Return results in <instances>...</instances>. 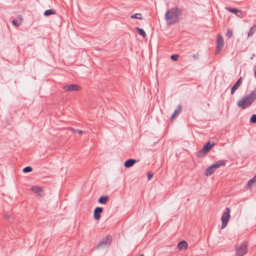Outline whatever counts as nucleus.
<instances>
[{
    "mask_svg": "<svg viewBox=\"0 0 256 256\" xmlns=\"http://www.w3.org/2000/svg\"><path fill=\"white\" fill-rule=\"evenodd\" d=\"M182 12V10L178 7H174L168 10L165 14L167 24L170 26L178 22Z\"/></svg>",
    "mask_w": 256,
    "mask_h": 256,
    "instance_id": "f257e3e1",
    "label": "nucleus"
},
{
    "mask_svg": "<svg viewBox=\"0 0 256 256\" xmlns=\"http://www.w3.org/2000/svg\"><path fill=\"white\" fill-rule=\"evenodd\" d=\"M256 99V90H253L249 95L243 98L241 100V108H246L250 106Z\"/></svg>",
    "mask_w": 256,
    "mask_h": 256,
    "instance_id": "f03ea898",
    "label": "nucleus"
},
{
    "mask_svg": "<svg viewBox=\"0 0 256 256\" xmlns=\"http://www.w3.org/2000/svg\"><path fill=\"white\" fill-rule=\"evenodd\" d=\"M112 238L111 236L108 235L103 237L96 246V248H104L110 246L112 242Z\"/></svg>",
    "mask_w": 256,
    "mask_h": 256,
    "instance_id": "7ed1b4c3",
    "label": "nucleus"
},
{
    "mask_svg": "<svg viewBox=\"0 0 256 256\" xmlns=\"http://www.w3.org/2000/svg\"><path fill=\"white\" fill-rule=\"evenodd\" d=\"M214 144V143L211 144L210 142H207L203 148L198 152L197 156L198 158H202L212 148Z\"/></svg>",
    "mask_w": 256,
    "mask_h": 256,
    "instance_id": "20e7f679",
    "label": "nucleus"
},
{
    "mask_svg": "<svg viewBox=\"0 0 256 256\" xmlns=\"http://www.w3.org/2000/svg\"><path fill=\"white\" fill-rule=\"evenodd\" d=\"M230 208L228 207L226 208V212L222 214V216L221 220L222 221V224L221 228L222 229L224 228L227 226L228 222L230 218Z\"/></svg>",
    "mask_w": 256,
    "mask_h": 256,
    "instance_id": "39448f33",
    "label": "nucleus"
},
{
    "mask_svg": "<svg viewBox=\"0 0 256 256\" xmlns=\"http://www.w3.org/2000/svg\"><path fill=\"white\" fill-rule=\"evenodd\" d=\"M62 89L66 92L79 91L81 90V87L76 84H70L64 86Z\"/></svg>",
    "mask_w": 256,
    "mask_h": 256,
    "instance_id": "423d86ee",
    "label": "nucleus"
},
{
    "mask_svg": "<svg viewBox=\"0 0 256 256\" xmlns=\"http://www.w3.org/2000/svg\"><path fill=\"white\" fill-rule=\"evenodd\" d=\"M224 46V42L222 36L218 35L216 40V54L222 50Z\"/></svg>",
    "mask_w": 256,
    "mask_h": 256,
    "instance_id": "0eeeda50",
    "label": "nucleus"
},
{
    "mask_svg": "<svg viewBox=\"0 0 256 256\" xmlns=\"http://www.w3.org/2000/svg\"><path fill=\"white\" fill-rule=\"evenodd\" d=\"M30 190L40 196H43L44 195V190L42 187L34 186L32 187Z\"/></svg>",
    "mask_w": 256,
    "mask_h": 256,
    "instance_id": "6e6552de",
    "label": "nucleus"
},
{
    "mask_svg": "<svg viewBox=\"0 0 256 256\" xmlns=\"http://www.w3.org/2000/svg\"><path fill=\"white\" fill-rule=\"evenodd\" d=\"M182 107L181 104H179L178 108L175 110L174 113L172 114L170 118V121L172 122L173 120L182 111Z\"/></svg>",
    "mask_w": 256,
    "mask_h": 256,
    "instance_id": "1a4fd4ad",
    "label": "nucleus"
},
{
    "mask_svg": "<svg viewBox=\"0 0 256 256\" xmlns=\"http://www.w3.org/2000/svg\"><path fill=\"white\" fill-rule=\"evenodd\" d=\"M102 212V208L100 207H96L94 210V218L96 220H99L100 214Z\"/></svg>",
    "mask_w": 256,
    "mask_h": 256,
    "instance_id": "9d476101",
    "label": "nucleus"
},
{
    "mask_svg": "<svg viewBox=\"0 0 256 256\" xmlns=\"http://www.w3.org/2000/svg\"><path fill=\"white\" fill-rule=\"evenodd\" d=\"M136 160L134 159H129L126 160L124 164V166L126 168H129L132 166L136 162Z\"/></svg>",
    "mask_w": 256,
    "mask_h": 256,
    "instance_id": "9b49d317",
    "label": "nucleus"
},
{
    "mask_svg": "<svg viewBox=\"0 0 256 256\" xmlns=\"http://www.w3.org/2000/svg\"><path fill=\"white\" fill-rule=\"evenodd\" d=\"M248 244L246 242H244L241 244V256L244 255L248 252Z\"/></svg>",
    "mask_w": 256,
    "mask_h": 256,
    "instance_id": "f8f14e48",
    "label": "nucleus"
},
{
    "mask_svg": "<svg viewBox=\"0 0 256 256\" xmlns=\"http://www.w3.org/2000/svg\"><path fill=\"white\" fill-rule=\"evenodd\" d=\"M178 248L180 250H186L188 248V244L187 242L185 240H182L180 242L178 245Z\"/></svg>",
    "mask_w": 256,
    "mask_h": 256,
    "instance_id": "ddd939ff",
    "label": "nucleus"
},
{
    "mask_svg": "<svg viewBox=\"0 0 256 256\" xmlns=\"http://www.w3.org/2000/svg\"><path fill=\"white\" fill-rule=\"evenodd\" d=\"M256 186V182L254 180V178H252L248 182L246 186L248 189H250V190H252V188H254Z\"/></svg>",
    "mask_w": 256,
    "mask_h": 256,
    "instance_id": "4468645a",
    "label": "nucleus"
},
{
    "mask_svg": "<svg viewBox=\"0 0 256 256\" xmlns=\"http://www.w3.org/2000/svg\"><path fill=\"white\" fill-rule=\"evenodd\" d=\"M214 171V168H213V167L211 165L206 170L204 174L206 176H209L211 175Z\"/></svg>",
    "mask_w": 256,
    "mask_h": 256,
    "instance_id": "2eb2a0df",
    "label": "nucleus"
},
{
    "mask_svg": "<svg viewBox=\"0 0 256 256\" xmlns=\"http://www.w3.org/2000/svg\"><path fill=\"white\" fill-rule=\"evenodd\" d=\"M240 86V78H239L237 80L236 82L235 83V84L232 88L231 94H234V92H235V90H237Z\"/></svg>",
    "mask_w": 256,
    "mask_h": 256,
    "instance_id": "dca6fc26",
    "label": "nucleus"
},
{
    "mask_svg": "<svg viewBox=\"0 0 256 256\" xmlns=\"http://www.w3.org/2000/svg\"><path fill=\"white\" fill-rule=\"evenodd\" d=\"M225 164L224 160H220L215 164H212L213 168L216 170V168H219L220 166H223Z\"/></svg>",
    "mask_w": 256,
    "mask_h": 256,
    "instance_id": "f3484780",
    "label": "nucleus"
},
{
    "mask_svg": "<svg viewBox=\"0 0 256 256\" xmlns=\"http://www.w3.org/2000/svg\"><path fill=\"white\" fill-rule=\"evenodd\" d=\"M13 24L16 26H19L22 24V18L18 16L16 19H14L12 20Z\"/></svg>",
    "mask_w": 256,
    "mask_h": 256,
    "instance_id": "a211bd4d",
    "label": "nucleus"
},
{
    "mask_svg": "<svg viewBox=\"0 0 256 256\" xmlns=\"http://www.w3.org/2000/svg\"><path fill=\"white\" fill-rule=\"evenodd\" d=\"M108 196H102L98 200V202L102 204H105L108 200Z\"/></svg>",
    "mask_w": 256,
    "mask_h": 256,
    "instance_id": "6ab92c4d",
    "label": "nucleus"
},
{
    "mask_svg": "<svg viewBox=\"0 0 256 256\" xmlns=\"http://www.w3.org/2000/svg\"><path fill=\"white\" fill-rule=\"evenodd\" d=\"M136 30L138 32V34H140L142 36L143 38H146V34L144 30L142 28L136 27Z\"/></svg>",
    "mask_w": 256,
    "mask_h": 256,
    "instance_id": "aec40b11",
    "label": "nucleus"
},
{
    "mask_svg": "<svg viewBox=\"0 0 256 256\" xmlns=\"http://www.w3.org/2000/svg\"><path fill=\"white\" fill-rule=\"evenodd\" d=\"M56 11L53 9H50L46 10L44 12V15L45 16H49L51 14H56Z\"/></svg>",
    "mask_w": 256,
    "mask_h": 256,
    "instance_id": "412c9836",
    "label": "nucleus"
},
{
    "mask_svg": "<svg viewBox=\"0 0 256 256\" xmlns=\"http://www.w3.org/2000/svg\"><path fill=\"white\" fill-rule=\"evenodd\" d=\"M130 18H137L138 20H142V14L140 13L135 14H132L130 16Z\"/></svg>",
    "mask_w": 256,
    "mask_h": 256,
    "instance_id": "4be33fe9",
    "label": "nucleus"
},
{
    "mask_svg": "<svg viewBox=\"0 0 256 256\" xmlns=\"http://www.w3.org/2000/svg\"><path fill=\"white\" fill-rule=\"evenodd\" d=\"M227 10L231 12L236 14L237 12H240V10L237 8H227Z\"/></svg>",
    "mask_w": 256,
    "mask_h": 256,
    "instance_id": "5701e85b",
    "label": "nucleus"
},
{
    "mask_svg": "<svg viewBox=\"0 0 256 256\" xmlns=\"http://www.w3.org/2000/svg\"><path fill=\"white\" fill-rule=\"evenodd\" d=\"M226 36L228 38L232 36V28L228 29Z\"/></svg>",
    "mask_w": 256,
    "mask_h": 256,
    "instance_id": "b1692460",
    "label": "nucleus"
},
{
    "mask_svg": "<svg viewBox=\"0 0 256 256\" xmlns=\"http://www.w3.org/2000/svg\"><path fill=\"white\" fill-rule=\"evenodd\" d=\"M256 30V26H254L250 28V32H248V36H252Z\"/></svg>",
    "mask_w": 256,
    "mask_h": 256,
    "instance_id": "393cba45",
    "label": "nucleus"
},
{
    "mask_svg": "<svg viewBox=\"0 0 256 256\" xmlns=\"http://www.w3.org/2000/svg\"><path fill=\"white\" fill-rule=\"evenodd\" d=\"M235 253L236 256H240V246L238 244L236 246Z\"/></svg>",
    "mask_w": 256,
    "mask_h": 256,
    "instance_id": "a878e982",
    "label": "nucleus"
},
{
    "mask_svg": "<svg viewBox=\"0 0 256 256\" xmlns=\"http://www.w3.org/2000/svg\"><path fill=\"white\" fill-rule=\"evenodd\" d=\"M32 171V168L31 166H26V167L24 168L22 170V172L25 173L30 172Z\"/></svg>",
    "mask_w": 256,
    "mask_h": 256,
    "instance_id": "bb28decb",
    "label": "nucleus"
},
{
    "mask_svg": "<svg viewBox=\"0 0 256 256\" xmlns=\"http://www.w3.org/2000/svg\"><path fill=\"white\" fill-rule=\"evenodd\" d=\"M250 122L253 124L256 123V114L252 115L250 118Z\"/></svg>",
    "mask_w": 256,
    "mask_h": 256,
    "instance_id": "cd10ccee",
    "label": "nucleus"
},
{
    "mask_svg": "<svg viewBox=\"0 0 256 256\" xmlns=\"http://www.w3.org/2000/svg\"><path fill=\"white\" fill-rule=\"evenodd\" d=\"M178 54H173L171 56L170 58L172 60L176 61L178 60Z\"/></svg>",
    "mask_w": 256,
    "mask_h": 256,
    "instance_id": "c85d7f7f",
    "label": "nucleus"
},
{
    "mask_svg": "<svg viewBox=\"0 0 256 256\" xmlns=\"http://www.w3.org/2000/svg\"><path fill=\"white\" fill-rule=\"evenodd\" d=\"M70 130H74V131H76L78 132V133L80 134H82L83 132L81 130H74V128H70Z\"/></svg>",
    "mask_w": 256,
    "mask_h": 256,
    "instance_id": "c756f323",
    "label": "nucleus"
},
{
    "mask_svg": "<svg viewBox=\"0 0 256 256\" xmlns=\"http://www.w3.org/2000/svg\"><path fill=\"white\" fill-rule=\"evenodd\" d=\"M153 176V174L151 173H148V179L150 180L152 178V177Z\"/></svg>",
    "mask_w": 256,
    "mask_h": 256,
    "instance_id": "7c9ffc66",
    "label": "nucleus"
},
{
    "mask_svg": "<svg viewBox=\"0 0 256 256\" xmlns=\"http://www.w3.org/2000/svg\"><path fill=\"white\" fill-rule=\"evenodd\" d=\"M198 54H194L193 55V58H198Z\"/></svg>",
    "mask_w": 256,
    "mask_h": 256,
    "instance_id": "2f4dec72",
    "label": "nucleus"
},
{
    "mask_svg": "<svg viewBox=\"0 0 256 256\" xmlns=\"http://www.w3.org/2000/svg\"><path fill=\"white\" fill-rule=\"evenodd\" d=\"M4 218H6V219H8L10 218V216L8 215V214H5L4 215Z\"/></svg>",
    "mask_w": 256,
    "mask_h": 256,
    "instance_id": "473e14b6",
    "label": "nucleus"
},
{
    "mask_svg": "<svg viewBox=\"0 0 256 256\" xmlns=\"http://www.w3.org/2000/svg\"><path fill=\"white\" fill-rule=\"evenodd\" d=\"M237 104L238 106L240 107V100H238V102H237Z\"/></svg>",
    "mask_w": 256,
    "mask_h": 256,
    "instance_id": "72a5a7b5",
    "label": "nucleus"
},
{
    "mask_svg": "<svg viewBox=\"0 0 256 256\" xmlns=\"http://www.w3.org/2000/svg\"><path fill=\"white\" fill-rule=\"evenodd\" d=\"M254 180L256 181V174L254 176L253 178Z\"/></svg>",
    "mask_w": 256,
    "mask_h": 256,
    "instance_id": "f704fd0d",
    "label": "nucleus"
},
{
    "mask_svg": "<svg viewBox=\"0 0 256 256\" xmlns=\"http://www.w3.org/2000/svg\"><path fill=\"white\" fill-rule=\"evenodd\" d=\"M140 256H144L143 254L140 255Z\"/></svg>",
    "mask_w": 256,
    "mask_h": 256,
    "instance_id": "c9c22d12",
    "label": "nucleus"
}]
</instances>
